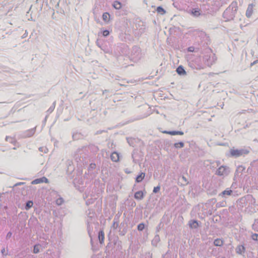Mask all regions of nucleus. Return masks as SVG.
Returning <instances> with one entry per match:
<instances>
[{"label":"nucleus","mask_w":258,"mask_h":258,"mask_svg":"<svg viewBox=\"0 0 258 258\" xmlns=\"http://www.w3.org/2000/svg\"><path fill=\"white\" fill-rule=\"evenodd\" d=\"M237 4L236 2H233L225 10L223 14V17L225 21L233 20L237 10Z\"/></svg>","instance_id":"nucleus-1"},{"label":"nucleus","mask_w":258,"mask_h":258,"mask_svg":"<svg viewBox=\"0 0 258 258\" xmlns=\"http://www.w3.org/2000/svg\"><path fill=\"white\" fill-rule=\"evenodd\" d=\"M146 30L145 24L142 21L136 23L133 27V33L136 37H139L143 34Z\"/></svg>","instance_id":"nucleus-2"},{"label":"nucleus","mask_w":258,"mask_h":258,"mask_svg":"<svg viewBox=\"0 0 258 258\" xmlns=\"http://www.w3.org/2000/svg\"><path fill=\"white\" fill-rule=\"evenodd\" d=\"M142 57V53L141 52V48L137 46H134L132 47L130 57L131 59L134 62L138 61Z\"/></svg>","instance_id":"nucleus-3"},{"label":"nucleus","mask_w":258,"mask_h":258,"mask_svg":"<svg viewBox=\"0 0 258 258\" xmlns=\"http://www.w3.org/2000/svg\"><path fill=\"white\" fill-rule=\"evenodd\" d=\"M217 58L214 54L210 53V54H205L203 57V61L204 63L208 67H210L215 63Z\"/></svg>","instance_id":"nucleus-4"},{"label":"nucleus","mask_w":258,"mask_h":258,"mask_svg":"<svg viewBox=\"0 0 258 258\" xmlns=\"http://www.w3.org/2000/svg\"><path fill=\"white\" fill-rule=\"evenodd\" d=\"M249 151L244 149H232L230 150V153L231 156L235 158L247 154Z\"/></svg>","instance_id":"nucleus-5"},{"label":"nucleus","mask_w":258,"mask_h":258,"mask_svg":"<svg viewBox=\"0 0 258 258\" xmlns=\"http://www.w3.org/2000/svg\"><path fill=\"white\" fill-rule=\"evenodd\" d=\"M229 168L226 166H221L216 171V174L223 177L227 176L230 173Z\"/></svg>","instance_id":"nucleus-6"},{"label":"nucleus","mask_w":258,"mask_h":258,"mask_svg":"<svg viewBox=\"0 0 258 258\" xmlns=\"http://www.w3.org/2000/svg\"><path fill=\"white\" fill-rule=\"evenodd\" d=\"M87 223L94 224L95 221V212L92 210L89 209L87 211Z\"/></svg>","instance_id":"nucleus-7"},{"label":"nucleus","mask_w":258,"mask_h":258,"mask_svg":"<svg viewBox=\"0 0 258 258\" xmlns=\"http://www.w3.org/2000/svg\"><path fill=\"white\" fill-rule=\"evenodd\" d=\"M229 0H213L211 4L216 8H220L223 5L226 4Z\"/></svg>","instance_id":"nucleus-8"},{"label":"nucleus","mask_w":258,"mask_h":258,"mask_svg":"<svg viewBox=\"0 0 258 258\" xmlns=\"http://www.w3.org/2000/svg\"><path fill=\"white\" fill-rule=\"evenodd\" d=\"M188 13L195 17H198L202 14V12L199 8H192L189 10Z\"/></svg>","instance_id":"nucleus-9"},{"label":"nucleus","mask_w":258,"mask_h":258,"mask_svg":"<svg viewBox=\"0 0 258 258\" xmlns=\"http://www.w3.org/2000/svg\"><path fill=\"white\" fill-rule=\"evenodd\" d=\"M233 194V191L230 188H227L225 190L223 191L219 194V196L222 198H226L228 197L231 196Z\"/></svg>","instance_id":"nucleus-10"},{"label":"nucleus","mask_w":258,"mask_h":258,"mask_svg":"<svg viewBox=\"0 0 258 258\" xmlns=\"http://www.w3.org/2000/svg\"><path fill=\"white\" fill-rule=\"evenodd\" d=\"M255 6L253 4H250L248 5V7L246 11L245 15L247 18H250L253 13V8Z\"/></svg>","instance_id":"nucleus-11"},{"label":"nucleus","mask_w":258,"mask_h":258,"mask_svg":"<svg viewBox=\"0 0 258 258\" xmlns=\"http://www.w3.org/2000/svg\"><path fill=\"white\" fill-rule=\"evenodd\" d=\"M194 35L197 37H199L200 39H204L206 37V33L199 30H196L194 31Z\"/></svg>","instance_id":"nucleus-12"},{"label":"nucleus","mask_w":258,"mask_h":258,"mask_svg":"<svg viewBox=\"0 0 258 258\" xmlns=\"http://www.w3.org/2000/svg\"><path fill=\"white\" fill-rule=\"evenodd\" d=\"M45 182L48 183V180L45 177L37 178L32 181V184H38L40 183Z\"/></svg>","instance_id":"nucleus-13"},{"label":"nucleus","mask_w":258,"mask_h":258,"mask_svg":"<svg viewBox=\"0 0 258 258\" xmlns=\"http://www.w3.org/2000/svg\"><path fill=\"white\" fill-rule=\"evenodd\" d=\"M35 131H36V127H35L33 128H31L30 130H28L24 133V137L25 138L30 137L34 134Z\"/></svg>","instance_id":"nucleus-14"},{"label":"nucleus","mask_w":258,"mask_h":258,"mask_svg":"<svg viewBox=\"0 0 258 258\" xmlns=\"http://www.w3.org/2000/svg\"><path fill=\"white\" fill-rule=\"evenodd\" d=\"M176 71L180 76H185L186 75V71L181 65L177 68Z\"/></svg>","instance_id":"nucleus-15"},{"label":"nucleus","mask_w":258,"mask_h":258,"mask_svg":"<svg viewBox=\"0 0 258 258\" xmlns=\"http://www.w3.org/2000/svg\"><path fill=\"white\" fill-rule=\"evenodd\" d=\"M188 225L190 228L196 229L199 226V223L197 220H190L188 222Z\"/></svg>","instance_id":"nucleus-16"},{"label":"nucleus","mask_w":258,"mask_h":258,"mask_svg":"<svg viewBox=\"0 0 258 258\" xmlns=\"http://www.w3.org/2000/svg\"><path fill=\"white\" fill-rule=\"evenodd\" d=\"M144 195L142 191H138L135 192L134 198L138 200H141L144 198Z\"/></svg>","instance_id":"nucleus-17"},{"label":"nucleus","mask_w":258,"mask_h":258,"mask_svg":"<svg viewBox=\"0 0 258 258\" xmlns=\"http://www.w3.org/2000/svg\"><path fill=\"white\" fill-rule=\"evenodd\" d=\"M126 140L131 146L134 147L135 146V143L138 142V139L134 138H126Z\"/></svg>","instance_id":"nucleus-18"},{"label":"nucleus","mask_w":258,"mask_h":258,"mask_svg":"<svg viewBox=\"0 0 258 258\" xmlns=\"http://www.w3.org/2000/svg\"><path fill=\"white\" fill-rule=\"evenodd\" d=\"M110 158L113 162H117L119 161V154L116 152H113L110 155Z\"/></svg>","instance_id":"nucleus-19"},{"label":"nucleus","mask_w":258,"mask_h":258,"mask_svg":"<svg viewBox=\"0 0 258 258\" xmlns=\"http://www.w3.org/2000/svg\"><path fill=\"white\" fill-rule=\"evenodd\" d=\"M164 133L168 134L169 135H172V136H175V135H183L184 134L183 132L182 131H165L164 132Z\"/></svg>","instance_id":"nucleus-20"},{"label":"nucleus","mask_w":258,"mask_h":258,"mask_svg":"<svg viewBox=\"0 0 258 258\" xmlns=\"http://www.w3.org/2000/svg\"><path fill=\"white\" fill-rule=\"evenodd\" d=\"M98 239L101 244L104 242V233L103 230H100L98 232Z\"/></svg>","instance_id":"nucleus-21"},{"label":"nucleus","mask_w":258,"mask_h":258,"mask_svg":"<svg viewBox=\"0 0 258 258\" xmlns=\"http://www.w3.org/2000/svg\"><path fill=\"white\" fill-rule=\"evenodd\" d=\"M87 231L88 234L90 237H92V233L93 231V224L87 223Z\"/></svg>","instance_id":"nucleus-22"},{"label":"nucleus","mask_w":258,"mask_h":258,"mask_svg":"<svg viewBox=\"0 0 258 258\" xmlns=\"http://www.w3.org/2000/svg\"><path fill=\"white\" fill-rule=\"evenodd\" d=\"M245 251V247L243 245H239L236 248V251L237 253L241 254L244 253Z\"/></svg>","instance_id":"nucleus-23"},{"label":"nucleus","mask_w":258,"mask_h":258,"mask_svg":"<svg viewBox=\"0 0 258 258\" xmlns=\"http://www.w3.org/2000/svg\"><path fill=\"white\" fill-rule=\"evenodd\" d=\"M145 176V173L141 172L139 175H138L136 178V181L137 182H140L142 181V180L144 178Z\"/></svg>","instance_id":"nucleus-24"},{"label":"nucleus","mask_w":258,"mask_h":258,"mask_svg":"<svg viewBox=\"0 0 258 258\" xmlns=\"http://www.w3.org/2000/svg\"><path fill=\"white\" fill-rule=\"evenodd\" d=\"M160 240V239L159 235H156L152 241V244L154 246H156Z\"/></svg>","instance_id":"nucleus-25"},{"label":"nucleus","mask_w":258,"mask_h":258,"mask_svg":"<svg viewBox=\"0 0 258 258\" xmlns=\"http://www.w3.org/2000/svg\"><path fill=\"white\" fill-rule=\"evenodd\" d=\"M6 141L13 144V145H15L16 143V140L15 138L9 136H7L6 137Z\"/></svg>","instance_id":"nucleus-26"},{"label":"nucleus","mask_w":258,"mask_h":258,"mask_svg":"<svg viewBox=\"0 0 258 258\" xmlns=\"http://www.w3.org/2000/svg\"><path fill=\"white\" fill-rule=\"evenodd\" d=\"M113 7L116 10H119L121 8V4L119 2L115 1L112 5Z\"/></svg>","instance_id":"nucleus-27"},{"label":"nucleus","mask_w":258,"mask_h":258,"mask_svg":"<svg viewBox=\"0 0 258 258\" xmlns=\"http://www.w3.org/2000/svg\"><path fill=\"white\" fill-rule=\"evenodd\" d=\"M214 244L216 246H221L223 245V241L220 239H216L214 241Z\"/></svg>","instance_id":"nucleus-28"},{"label":"nucleus","mask_w":258,"mask_h":258,"mask_svg":"<svg viewBox=\"0 0 258 258\" xmlns=\"http://www.w3.org/2000/svg\"><path fill=\"white\" fill-rule=\"evenodd\" d=\"M156 11L158 13L161 15H164L166 13V11L161 6H159L157 8Z\"/></svg>","instance_id":"nucleus-29"},{"label":"nucleus","mask_w":258,"mask_h":258,"mask_svg":"<svg viewBox=\"0 0 258 258\" xmlns=\"http://www.w3.org/2000/svg\"><path fill=\"white\" fill-rule=\"evenodd\" d=\"M110 15L108 13H104L102 15V19L104 21L107 22L109 20Z\"/></svg>","instance_id":"nucleus-30"},{"label":"nucleus","mask_w":258,"mask_h":258,"mask_svg":"<svg viewBox=\"0 0 258 258\" xmlns=\"http://www.w3.org/2000/svg\"><path fill=\"white\" fill-rule=\"evenodd\" d=\"M33 203L32 201H27L26 203V205H25V209L26 210H28L33 206Z\"/></svg>","instance_id":"nucleus-31"},{"label":"nucleus","mask_w":258,"mask_h":258,"mask_svg":"<svg viewBox=\"0 0 258 258\" xmlns=\"http://www.w3.org/2000/svg\"><path fill=\"white\" fill-rule=\"evenodd\" d=\"M40 247H41V245L40 244H35L34 246L33 252L34 253H38L40 251L39 249H40Z\"/></svg>","instance_id":"nucleus-32"},{"label":"nucleus","mask_w":258,"mask_h":258,"mask_svg":"<svg viewBox=\"0 0 258 258\" xmlns=\"http://www.w3.org/2000/svg\"><path fill=\"white\" fill-rule=\"evenodd\" d=\"M174 146L176 148H181L183 147L184 143L182 142L176 143L174 144Z\"/></svg>","instance_id":"nucleus-33"},{"label":"nucleus","mask_w":258,"mask_h":258,"mask_svg":"<svg viewBox=\"0 0 258 258\" xmlns=\"http://www.w3.org/2000/svg\"><path fill=\"white\" fill-rule=\"evenodd\" d=\"M55 102L54 101L52 104L50 106V107L49 108V109L47 110V112L48 113H51L54 109L55 108Z\"/></svg>","instance_id":"nucleus-34"},{"label":"nucleus","mask_w":258,"mask_h":258,"mask_svg":"<svg viewBox=\"0 0 258 258\" xmlns=\"http://www.w3.org/2000/svg\"><path fill=\"white\" fill-rule=\"evenodd\" d=\"M145 228V224L143 223H140L138 225V230L140 231L143 230Z\"/></svg>","instance_id":"nucleus-35"},{"label":"nucleus","mask_w":258,"mask_h":258,"mask_svg":"<svg viewBox=\"0 0 258 258\" xmlns=\"http://www.w3.org/2000/svg\"><path fill=\"white\" fill-rule=\"evenodd\" d=\"M63 202V199L62 198H59L56 200V204L57 205H61Z\"/></svg>","instance_id":"nucleus-36"},{"label":"nucleus","mask_w":258,"mask_h":258,"mask_svg":"<svg viewBox=\"0 0 258 258\" xmlns=\"http://www.w3.org/2000/svg\"><path fill=\"white\" fill-rule=\"evenodd\" d=\"M39 150L40 152H43L44 153H46L48 152V149L46 147H40L39 148Z\"/></svg>","instance_id":"nucleus-37"},{"label":"nucleus","mask_w":258,"mask_h":258,"mask_svg":"<svg viewBox=\"0 0 258 258\" xmlns=\"http://www.w3.org/2000/svg\"><path fill=\"white\" fill-rule=\"evenodd\" d=\"M109 31L108 30H105L102 31V34L104 37H106L109 35Z\"/></svg>","instance_id":"nucleus-38"},{"label":"nucleus","mask_w":258,"mask_h":258,"mask_svg":"<svg viewBox=\"0 0 258 258\" xmlns=\"http://www.w3.org/2000/svg\"><path fill=\"white\" fill-rule=\"evenodd\" d=\"M160 185L157 186L156 187H154L153 192L154 193H157L160 190Z\"/></svg>","instance_id":"nucleus-39"},{"label":"nucleus","mask_w":258,"mask_h":258,"mask_svg":"<svg viewBox=\"0 0 258 258\" xmlns=\"http://www.w3.org/2000/svg\"><path fill=\"white\" fill-rule=\"evenodd\" d=\"M252 238L254 240H258V234H253L251 236Z\"/></svg>","instance_id":"nucleus-40"},{"label":"nucleus","mask_w":258,"mask_h":258,"mask_svg":"<svg viewBox=\"0 0 258 258\" xmlns=\"http://www.w3.org/2000/svg\"><path fill=\"white\" fill-rule=\"evenodd\" d=\"M187 51L188 52H194L196 51L195 48L194 46H190L187 48Z\"/></svg>","instance_id":"nucleus-41"},{"label":"nucleus","mask_w":258,"mask_h":258,"mask_svg":"<svg viewBox=\"0 0 258 258\" xmlns=\"http://www.w3.org/2000/svg\"><path fill=\"white\" fill-rule=\"evenodd\" d=\"M12 235V233L11 231L9 232L6 235V239H8L10 238L11 237Z\"/></svg>","instance_id":"nucleus-42"},{"label":"nucleus","mask_w":258,"mask_h":258,"mask_svg":"<svg viewBox=\"0 0 258 258\" xmlns=\"http://www.w3.org/2000/svg\"><path fill=\"white\" fill-rule=\"evenodd\" d=\"M251 165L253 166H258V160H255V161H253L252 163H251Z\"/></svg>","instance_id":"nucleus-43"},{"label":"nucleus","mask_w":258,"mask_h":258,"mask_svg":"<svg viewBox=\"0 0 258 258\" xmlns=\"http://www.w3.org/2000/svg\"><path fill=\"white\" fill-rule=\"evenodd\" d=\"M126 233V229L125 228H123V230L120 231V234L121 235H124Z\"/></svg>","instance_id":"nucleus-44"},{"label":"nucleus","mask_w":258,"mask_h":258,"mask_svg":"<svg viewBox=\"0 0 258 258\" xmlns=\"http://www.w3.org/2000/svg\"><path fill=\"white\" fill-rule=\"evenodd\" d=\"M1 252L3 254V255H7V252H6V250H5V248H3L2 250H1Z\"/></svg>","instance_id":"nucleus-45"},{"label":"nucleus","mask_w":258,"mask_h":258,"mask_svg":"<svg viewBox=\"0 0 258 258\" xmlns=\"http://www.w3.org/2000/svg\"><path fill=\"white\" fill-rule=\"evenodd\" d=\"M96 44H97V45L99 47H100L102 50H104V49H103V48L102 47V46H101V44H100V43H99V41H98V40H97V41H96Z\"/></svg>","instance_id":"nucleus-46"},{"label":"nucleus","mask_w":258,"mask_h":258,"mask_svg":"<svg viewBox=\"0 0 258 258\" xmlns=\"http://www.w3.org/2000/svg\"><path fill=\"white\" fill-rule=\"evenodd\" d=\"M78 136H80L79 134H73V138L74 139V140H77L78 139Z\"/></svg>","instance_id":"nucleus-47"},{"label":"nucleus","mask_w":258,"mask_h":258,"mask_svg":"<svg viewBox=\"0 0 258 258\" xmlns=\"http://www.w3.org/2000/svg\"><path fill=\"white\" fill-rule=\"evenodd\" d=\"M28 36V32L27 30L25 31L24 34L22 35V38H24Z\"/></svg>","instance_id":"nucleus-48"},{"label":"nucleus","mask_w":258,"mask_h":258,"mask_svg":"<svg viewBox=\"0 0 258 258\" xmlns=\"http://www.w3.org/2000/svg\"><path fill=\"white\" fill-rule=\"evenodd\" d=\"M96 167V165L95 164H94V163H91L90 165V168H92V169H94Z\"/></svg>","instance_id":"nucleus-49"},{"label":"nucleus","mask_w":258,"mask_h":258,"mask_svg":"<svg viewBox=\"0 0 258 258\" xmlns=\"http://www.w3.org/2000/svg\"><path fill=\"white\" fill-rule=\"evenodd\" d=\"M24 184V182H18V183H16L14 186H19V185H22Z\"/></svg>","instance_id":"nucleus-50"},{"label":"nucleus","mask_w":258,"mask_h":258,"mask_svg":"<svg viewBox=\"0 0 258 258\" xmlns=\"http://www.w3.org/2000/svg\"><path fill=\"white\" fill-rule=\"evenodd\" d=\"M257 62H258V59L255 60H254V61H253L251 63L250 66H252L255 64Z\"/></svg>","instance_id":"nucleus-51"},{"label":"nucleus","mask_w":258,"mask_h":258,"mask_svg":"<svg viewBox=\"0 0 258 258\" xmlns=\"http://www.w3.org/2000/svg\"><path fill=\"white\" fill-rule=\"evenodd\" d=\"M117 226H118V223L117 222H114L113 223L112 226L114 228H116L117 227Z\"/></svg>","instance_id":"nucleus-52"},{"label":"nucleus","mask_w":258,"mask_h":258,"mask_svg":"<svg viewBox=\"0 0 258 258\" xmlns=\"http://www.w3.org/2000/svg\"><path fill=\"white\" fill-rule=\"evenodd\" d=\"M181 178L183 180H184L186 182V184H187V180L184 176H182Z\"/></svg>","instance_id":"nucleus-53"},{"label":"nucleus","mask_w":258,"mask_h":258,"mask_svg":"<svg viewBox=\"0 0 258 258\" xmlns=\"http://www.w3.org/2000/svg\"><path fill=\"white\" fill-rule=\"evenodd\" d=\"M103 132H104V131H98L97 132L96 134H101Z\"/></svg>","instance_id":"nucleus-54"},{"label":"nucleus","mask_w":258,"mask_h":258,"mask_svg":"<svg viewBox=\"0 0 258 258\" xmlns=\"http://www.w3.org/2000/svg\"><path fill=\"white\" fill-rule=\"evenodd\" d=\"M240 201L241 202H244V203L245 202V199L242 198V199H240Z\"/></svg>","instance_id":"nucleus-55"},{"label":"nucleus","mask_w":258,"mask_h":258,"mask_svg":"<svg viewBox=\"0 0 258 258\" xmlns=\"http://www.w3.org/2000/svg\"><path fill=\"white\" fill-rule=\"evenodd\" d=\"M216 163L218 166L220 164V161H217Z\"/></svg>","instance_id":"nucleus-56"},{"label":"nucleus","mask_w":258,"mask_h":258,"mask_svg":"<svg viewBox=\"0 0 258 258\" xmlns=\"http://www.w3.org/2000/svg\"><path fill=\"white\" fill-rule=\"evenodd\" d=\"M47 116H48V115H47L46 116L45 118V119H44V121H46V118H47Z\"/></svg>","instance_id":"nucleus-57"},{"label":"nucleus","mask_w":258,"mask_h":258,"mask_svg":"<svg viewBox=\"0 0 258 258\" xmlns=\"http://www.w3.org/2000/svg\"><path fill=\"white\" fill-rule=\"evenodd\" d=\"M47 116H48V115H47L46 116L45 118V119H44V121H46V118H47Z\"/></svg>","instance_id":"nucleus-58"},{"label":"nucleus","mask_w":258,"mask_h":258,"mask_svg":"<svg viewBox=\"0 0 258 258\" xmlns=\"http://www.w3.org/2000/svg\"><path fill=\"white\" fill-rule=\"evenodd\" d=\"M209 162H210V164H212V163H214V161L212 162L211 161H210Z\"/></svg>","instance_id":"nucleus-59"},{"label":"nucleus","mask_w":258,"mask_h":258,"mask_svg":"<svg viewBox=\"0 0 258 258\" xmlns=\"http://www.w3.org/2000/svg\"><path fill=\"white\" fill-rule=\"evenodd\" d=\"M107 91H108V90H105L103 92V93H104V92H105V93H106V92H107Z\"/></svg>","instance_id":"nucleus-60"},{"label":"nucleus","mask_w":258,"mask_h":258,"mask_svg":"<svg viewBox=\"0 0 258 258\" xmlns=\"http://www.w3.org/2000/svg\"><path fill=\"white\" fill-rule=\"evenodd\" d=\"M107 91H108V90H105L103 92V93H104V92H105V93H106V92H107Z\"/></svg>","instance_id":"nucleus-61"},{"label":"nucleus","mask_w":258,"mask_h":258,"mask_svg":"<svg viewBox=\"0 0 258 258\" xmlns=\"http://www.w3.org/2000/svg\"><path fill=\"white\" fill-rule=\"evenodd\" d=\"M121 225H122V223H121V224H120V225L119 226V228H120V229H121Z\"/></svg>","instance_id":"nucleus-62"},{"label":"nucleus","mask_w":258,"mask_h":258,"mask_svg":"<svg viewBox=\"0 0 258 258\" xmlns=\"http://www.w3.org/2000/svg\"><path fill=\"white\" fill-rule=\"evenodd\" d=\"M71 162H72L71 161H69V165H71Z\"/></svg>","instance_id":"nucleus-63"}]
</instances>
